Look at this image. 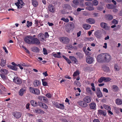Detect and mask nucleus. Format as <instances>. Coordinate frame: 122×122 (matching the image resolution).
Wrapping results in <instances>:
<instances>
[{
  "label": "nucleus",
  "mask_w": 122,
  "mask_h": 122,
  "mask_svg": "<svg viewBox=\"0 0 122 122\" xmlns=\"http://www.w3.org/2000/svg\"><path fill=\"white\" fill-rule=\"evenodd\" d=\"M111 56L107 53H102L99 54L97 57V60L98 62L101 63H108L111 60Z\"/></svg>",
  "instance_id": "f257e3e1"
},
{
  "label": "nucleus",
  "mask_w": 122,
  "mask_h": 122,
  "mask_svg": "<svg viewBox=\"0 0 122 122\" xmlns=\"http://www.w3.org/2000/svg\"><path fill=\"white\" fill-rule=\"evenodd\" d=\"M30 92L33 93L37 95H39L40 93V91L39 89L31 87H30L29 88Z\"/></svg>",
  "instance_id": "f03ea898"
},
{
  "label": "nucleus",
  "mask_w": 122,
  "mask_h": 122,
  "mask_svg": "<svg viewBox=\"0 0 122 122\" xmlns=\"http://www.w3.org/2000/svg\"><path fill=\"white\" fill-rule=\"evenodd\" d=\"M13 81L15 84L19 85H20L22 83V79L18 76H15L13 79Z\"/></svg>",
  "instance_id": "7ed1b4c3"
},
{
  "label": "nucleus",
  "mask_w": 122,
  "mask_h": 122,
  "mask_svg": "<svg viewBox=\"0 0 122 122\" xmlns=\"http://www.w3.org/2000/svg\"><path fill=\"white\" fill-rule=\"evenodd\" d=\"M32 36L30 35H28L26 36L24 38V41L26 43L29 44H31Z\"/></svg>",
  "instance_id": "20e7f679"
},
{
  "label": "nucleus",
  "mask_w": 122,
  "mask_h": 122,
  "mask_svg": "<svg viewBox=\"0 0 122 122\" xmlns=\"http://www.w3.org/2000/svg\"><path fill=\"white\" fill-rule=\"evenodd\" d=\"M59 39L61 42L65 44H68L70 41L69 39L66 37H60Z\"/></svg>",
  "instance_id": "39448f33"
},
{
  "label": "nucleus",
  "mask_w": 122,
  "mask_h": 122,
  "mask_svg": "<svg viewBox=\"0 0 122 122\" xmlns=\"http://www.w3.org/2000/svg\"><path fill=\"white\" fill-rule=\"evenodd\" d=\"M15 5L17 6V9L21 8L24 6V3L22 0H18L17 2L15 3Z\"/></svg>",
  "instance_id": "423d86ee"
},
{
  "label": "nucleus",
  "mask_w": 122,
  "mask_h": 122,
  "mask_svg": "<svg viewBox=\"0 0 122 122\" xmlns=\"http://www.w3.org/2000/svg\"><path fill=\"white\" fill-rule=\"evenodd\" d=\"M86 5L87 6L86 8L88 10L91 11L93 10L94 8L92 7V3L89 2H86L85 3Z\"/></svg>",
  "instance_id": "0eeeda50"
},
{
  "label": "nucleus",
  "mask_w": 122,
  "mask_h": 122,
  "mask_svg": "<svg viewBox=\"0 0 122 122\" xmlns=\"http://www.w3.org/2000/svg\"><path fill=\"white\" fill-rule=\"evenodd\" d=\"M40 43L39 40L37 38L33 37H32L31 44L38 45L40 44Z\"/></svg>",
  "instance_id": "6e6552de"
},
{
  "label": "nucleus",
  "mask_w": 122,
  "mask_h": 122,
  "mask_svg": "<svg viewBox=\"0 0 122 122\" xmlns=\"http://www.w3.org/2000/svg\"><path fill=\"white\" fill-rule=\"evenodd\" d=\"M96 93L97 97L98 98L102 97L103 96L102 94L100 88L99 87H97Z\"/></svg>",
  "instance_id": "1a4fd4ad"
},
{
  "label": "nucleus",
  "mask_w": 122,
  "mask_h": 122,
  "mask_svg": "<svg viewBox=\"0 0 122 122\" xmlns=\"http://www.w3.org/2000/svg\"><path fill=\"white\" fill-rule=\"evenodd\" d=\"M12 115L14 117L18 119L21 117L22 114L21 113L19 112H13Z\"/></svg>",
  "instance_id": "9d476101"
},
{
  "label": "nucleus",
  "mask_w": 122,
  "mask_h": 122,
  "mask_svg": "<svg viewBox=\"0 0 122 122\" xmlns=\"http://www.w3.org/2000/svg\"><path fill=\"white\" fill-rule=\"evenodd\" d=\"M100 26L102 28L106 30H109L110 28V26H107L106 23L104 22L101 23L100 24Z\"/></svg>",
  "instance_id": "9b49d317"
},
{
  "label": "nucleus",
  "mask_w": 122,
  "mask_h": 122,
  "mask_svg": "<svg viewBox=\"0 0 122 122\" xmlns=\"http://www.w3.org/2000/svg\"><path fill=\"white\" fill-rule=\"evenodd\" d=\"M94 61L93 58L90 56H87L86 58V61L87 63L89 64H91L93 63Z\"/></svg>",
  "instance_id": "f8f14e48"
},
{
  "label": "nucleus",
  "mask_w": 122,
  "mask_h": 122,
  "mask_svg": "<svg viewBox=\"0 0 122 122\" xmlns=\"http://www.w3.org/2000/svg\"><path fill=\"white\" fill-rule=\"evenodd\" d=\"M92 98L91 97L87 96L83 99V101L86 103H89L91 101Z\"/></svg>",
  "instance_id": "ddd939ff"
},
{
  "label": "nucleus",
  "mask_w": 122,
  "mask_h": 122,
  "mask_svg": "<svg viewBox=\"0 0 122 122\" xmlns=\"http://www.w3.org/2000/svg\"><path fill=\"white\" fill-rule=\"evenodd\" d=\"M86 22L91 24H94L95 23V20L93 18L87 19L86 20Z\"/></svg>",
  "instance_id": "4468645a"
},
{
  "label": "nucleus",
  "mask_w": 122,
  "mask_h": 122,
  "mask_svg": "<svg viewBox=\"0 0 122 122\" xmlns=\"http://www.w3.org/2000/svg\"><path fill=\"white\" fill-rule=\"evenodd\" d=\"M78 105L83 107H86L87 105V103L82 101H80L78 102Z\"/></svg>",
  "instance_id": "2eb2a0df"
},
{
  "label": "nucleus",
  "mask_w": 122,
  "mask_h": 122,
  "mask_svg": "<svg viewBox=\"0 0 122 122\" xmlns=\"http://www.w3.org/2000/svg\"><path fill=\"white\" fill-rule=\"evenodd\" d=\"M73 4L72 6L74 8L76 7L79 4V3L78 0H74L72 1Z\"/></svg>",
  "instance_id": "dca6fc26"
},
{
  "label": "nucleus",
  "mask_w": 122,
  "mask_h": 122,
  "mask_svg": "<svg viewBox=\"0 0 122 122\" xmlns=\"http://www.w3.org/2000/svg\"><path fill=\"white\" fill-rule=\"evenodd\" d=\"M31 50L34 52L38 53L39 52L40 49L37 47L34 46L31 47Z\"/></svg>",
  "instance_id": "f3484780"
},
{
  "label": "nucleus",
  "mask_w": 122,
  "mask_h": 122,
  "mask_svg": "<svg viewBox=\"0 0 122 122\" xmlns=\"http://www.w3.org/2000/svg\"><path fill=\"white\" fill-rule=\"evenodd\" d=\"M48 9L52 13L54 12L55 11L54 7L52 5H49Z\"/></svg>",
  "instance_id": "a211bd4d"
},
{
  "label": "nucleus",
  "mask_w": 122,
  "mask_h": 122,
  "mask_svg": "<svg viewBox=\"0 0 122 122\" xmlns=\"http://www.w3.org/2000/svg\"><path fill=\"white\" fill-rule=\"evenodd\" d=\"M94 35L97 38L100 39L102 37V35L101 33L99 31H97L94 33Z\"/></svg>",
  "instance_id": "6ab92c4d"
},
{
  "label": "nucleus",
  "mask_w": 122,
  "mask_h": 122,
  "mask_svg": "<svg viewBox=\"0 0 122 122\" xmlns=\"http://www.w3.org/2000/svg\"><path fill=\"white\" fill-rule=\"evenodd\" d=\"M33 84L34 87H37L40 86L41 83L39 81L36 80L34 81Z\"/></svg>",
  "instance_id": "aec40b11"
},
{
  "label": "nucleus",
  "mask_w": 122,
  "mask_h": 122,
  "mask_svg": "<svg viewBox=\"0 0 122 122\" xmlns=\"http://www.w3.org/2000/svg\"><path fill=\"white\" fill-rule=\"evenodd\" d=\"M74 28V25L70 24L69 26L67 27L66 29V31L68 32H70L71 30Z\"/></svg>",
  "instance_id": "412c9836"
},
{
  "label": "nucleus",
  "mask_w": 122,
  "mask_h": 122,
  "mask_svg": "<svg viewBox=\"0 0 122 122\" xmlns=\"http://www.w3.org/2000/svg\"><path fill=\"white\" fill-rule=\"evenodd\" d=\"M69 58L71 59L73 62H74V63L77 64L78 63V61L76 58L73 56H70L69 57Z\"/></svg>",
  "instance_id": "4be33fe9"
},
{
  "label": "nucleus",
  "mask_w": 122,
  "mask_h": 122,
  "mask_svg": "<svg viewBox=\"0 0 122 122\" xmlns=\"http://www.w3.org/2000/svg\"><path fill=\"white\" fill-rule=\"evenodd\" d=\"M26 90L25 89V88H22L20 89L19 91V95L20 96H22Z\"/></svg>",
  "instance_id": "5701e85b"
},
{
  "label": "nucleus",
  "mask_w": 122,
  "mask_h": 122,
  "mask_svg": "<svg viewBox=\"0 0 122 122\" xmlns=\"http://www.w3.org/2000/svg\"><path fill=\"white\" fill-rule=\"evenodd\" d=\"M98 114L100 115H102L104 116H105L106 115L107 113L105 111L101 110H98Z\"/></svg>",
  "instance_id": "b1692460"
},
{
  "label": "nucleus",
  "mask_w": 122,
  "mask_h": 122,
  "mask_svg": "<svg viewBox=\"0 0 122 122\" xmlns=\"http://www.w3.org/2000/svg\"><path fill=\"white\" fill-rule=\"evenodd\" d=\"M39 105L40 107L44 108L46 109L48 108V107L47 105L43 102H39Z\"/></svg>",
  "instance_id": "393cba45"
},
{
  "label": "nucleus",
  "mask_w": 122,
  "mask_h": 122,
  "mask_svg": "<svg viewBox=\"0 0 122 122\" xmlns=\"http://www.w3.org/2000/svg\"><path fill=\"white\" fill-rule=\"evenodd\" d=\"M90 107L91 109H96V104L94 102L91 103L89 104Z\"/></svg>",
  "instance_id": "a878e982"
},
{
  "label": "nucleus",
  "mask_w": 122,
  "mask_h": 122,
  "mask_svg": "<svg viewBox=\"0 0 122 122\" xmlns=\"http://www.w3.org/2000/svg\"><path fill=\"white\" fill-rule=\"evenodd\" d=\"M91 27V25L86 24H84L82 26L83 28L85 30H87L90 29Z\"/></svg>",
  "instance_id": "bb28decb"
},
{
  "label": "nucleus",
  "mask_w": 122,
  "mask_h": 122,
  "mask_svg": "<svg viewBox=\"0 0 122 122\" xmlns=\"http://www.w3.org/2000/svg\"><path fill=\"white\" fill-rule=\"evenodd\" d=\"M38 36L40 37V38L42 41H43L45 39L44 35L42 33H40L38 35Z\"/></svg>",
  "instance_id": "cd10ccee"
},
{
  "label": "nucleus",
  "mask_w": 122,
  "mask_h": 122,
  "mask_svg": "<svg viewBox=\"0 0 122 122\" xmlns=\"http://www.w3.org/2000/svg\"><path fill=\"white\" fill-rule=\"evenodd\" d=\"M105 18L106 20H112L113 18V16L112 15L108 14L105 16Z\"/></svg>",
  "instance_id": "c85d7f7f"
},
{
  "label": "nucleus",
  "mask_w": 122,
  "mask_h": 122,
  "mask_svg": "<svg viewBox=\"0 0 122 122\" xmlns=\"http://www.w3.org/2000/svg\"><path fill=\"white\" fill-rule=\"evenodd\" d=\"M116 104L119 105H121L122 104V100L119 98H117L115 100Z\"/></svg>",
  "instance_id": "c756f323"
},
{
  "label": "nucleus",
  "mask_w": 122,
  "mask_h": 122,
  "mask_svg": "<svg viewBox=\"0 0 122 122\" xmlns=\"http://www.w3.org/2000/svg\"><path fill=\"white\" fill-rule=\"evenodd\" d=\"M0 72L1 73V74L7 75L8 72V71L6 69H2L0 70Z\"/></svg>",
  "instance_id": "7c9ffc66"
},
{
  "label": "nucleus",
  "mask_w": 122,
  "mask_h": 122,
  "mask_svg": "<svg viewBox=\"0 0 122 122\" xmlns=\"http://www.w3.org/2000/svg\"><path fill=\"white\" fill-rule=\"evenodd\" d=\"M13 66L12 65H9L8 67L14 71H16L17 70V66Z\"/></svg>",
  "instance_id": "2f4dec72"
},
{
  "label": "nucleus",
  "mask_w": 122,
  "mask_h": 122,
  "mask_svg": "<svg viewBox=\"0 0 122 122\" xmlns=\"http://www.w3.org/2000/svg\"><path fill=\"white\" fill-rule=\"evenodd\" d=\"M30 103L31 105L33 107H36L38 106V103L34 100H31L30 101Z\"/></svg>",
  "instance_id": "473e14b6"
},
{
  "label": "nucleus",
  "mask_w": 122,
  "mask_h": 122,
  "mask_svg": "<svg viewBox=\"0 0 122 122\" xmlns=\"http://www.w3.org/2000/svg\"><path fill=\"white\" fill-rule=\"evenodd\" d=\"M102 68L104 71L106 72H108L109 71V68L108 67L106 66H103Z\"/></svg>",
  "instance_id": "72a5a7b5"
},
{
  "label": "nucleus",
  "mask_w": 122,
  "mask_h": 122,
  "mask_svg": "<svg viewBox=\"0 0 122 122\" xmlns=\"http://www.w3.org/2000/svg\"><path fill=\"white\" fill-rule=\"evenodd\" d=\"M103 106L104 108L107 110H111V107L109 105L105 104Z\"/></svg>",
  "instance_id": "f704fd0d"
},
{
  "label": "nucleus",
  "mask_w": 122,
  "mask_h": 122,
  "mask_svg": "<svg viewBox=\"0 0 122 122\" xmlns=\"http://www.w3.org/2000/svg\"><path fill=\"white\" fill-rule=\"evenodd\" d=\"M32 3L33 6L35 7L37 6L38 5V3L37 1L36 0H32Z\"/></svg>",
  "instance_id": "c9c22d12"
},
{
  "label": "nucleus",
  "mask_w": 122,
  "mask_h": 122,
  "mask_svg": "<svg viewBox=\"0 0 122 122\" xmlns=\"http://www.w3.org/2000/svg\"><path fill=\"white\" fill-rule=\"evenodd\" d=\"M63 8L66 9H69L71 8V6L70 5L68 4H65L63 5Z\"/></svg>",
  "instance_id": "e433bc0d"
},
{
  "label": "nucleus",
  "mask_w": 122,
  "mask_h": 122,
  "mask_svg": "<svg viewBox=\"0 0 122 122\" xmlns=\"http://www.w3.org/2000/svg\"><path fill=\"white\" fill-rule=\"evenodd\" d=\"M76 55L80 59L82 58L84 56V55L82 53L80 52L77 53Z\"/></svg>",
  "instance_id": "4c0bfd02"
},
{
  "label": "nucleus",
  "mask_w": 122,
  "mask_h": 122,
  "mask_svg": "<svg viewBox=\"0 0 122 122\" xmlns=\"http://www.w3.org/2000/svg\"><path fill=\"white\" fill-rule=\"evenodd\" d=\"M107 7L109 9H113L115 7V6L112 4H108L107 5Z\"/></svg>",
  "instance_id": "58836bf2"
},
{
  "label": "nucleus",
  "mask_w": 122,
  "mask_h": 122,
  "mask_svg": "<svg viewBox=\"0 0 122 122\" xmlns=\"http://www.w3.org/2000/svg\"><path fill=\"white\" fill-rule=\"evenodd\" d=\"M112 88L113 89L114 91L115 92L119 90V88L118 87L115 85H113Z\"/></svg>",
  "instance_id": "ea45409f"
},
{
  "label": "nucleus",
  "mask_w": 122,
  "mask_h": 122,
  "mask_svg": "<svg viewBox=\"0 0 122 122\" xmlns=\"http://www.w3.org/2000/svg\"><path fill=\"white\" fill-rule=\"evenodd\" d=\"M6 64V61L3 59H1V62L0 64V66L2 67H4L5 65Z\"/></svg>",
  "instance_id": "a19ab883"
},
{
  "label": "nucleus",
  "mask_w": 122,
  "mask_h": 122,
  "mask_svg": "<svg viewBox=\"0 0 122 122\" xmlns=\"http://www.w3.org/2000/svg\"><path fill=\"white\" fill-rule=\"evenodd\" d=\"M114 66L115 71H119L120 69L118 65L115 64L114 65Z\"/></svg>",
  "instance_id": "79ce46f5"
},
{
  "label": "nucleus",
  "mask_w": 122,
  "mask_h": 122,
  "mask_svg": "<svg viewBox=\"0 0 122 122\" xmlns=\"http://www.w3.org/2000/svg\"><path fill=\"white\" fill-rule=\"evenodd\" d=\"M111 79L109 77H104V80L105 82H107L110 81Z\"/></svg>",
  "instance_id": "37998d69"
},
{
  "label": "nucleus",
  "mask_w": 122,
  "mask_h": 122,
  "mask_svg": "<svg viewBox=\"0 0 122 122\" xmlns=\"http://www.w3.org/2000/svg\"><path fill=\"white\" fill-rule=\"evenodd\" d=\"M0 75L1 77L3 80H6L7 76L6 75L3 74H0Z\"/></svg>",
  "instance_id": "c03bdc74"
},
{
  "label": "nucleus",
  "mask_w": 122,
  "mask_h": 122,
  "mask_svg": "<svg viewBox=\"0 0 122 122\" xmlns=\"http://www.w3.org/2000/svg\"><path fill=\"white\" fill-rule=\"evenodd\" d=\"M42 98H43V102L46 103H47L48 102V100L46 97H42Z\"/></svg>",
  "instance_id": "a18cd8bd"
},
{
  "label": "nucleus",
  "mask_w": 122,
  "mask_h": 122,
  "mask_svg": "<svg viewBox=\"0 0 122 122\" xmlns=\"http://www.w3.org/2000/svg\"><path fill=\"white\" fill-rule=\"evenodd\" d=\"M86 91L87 93L91 94H92V93L91 88L89 87H88L86 88Z\"/></svg>",
  "instance_id": "49530a36"
},
{
  "label": "nucleus",
  "mask_w": 122,
  "mask_h": 122,
  "mask_svg": "<svg viewBox=\"0 0 122 122\" xmlns=\"http://www.w3.org/2000/svg\"><path fill=\"white\" fill-rule=\"evenodd\" d=\"M64 105L62 104H59V107L58 108H60L61 109H63L64 108Z\"/></svg>",
  "instance_id": "de8ad7c7"
},
{
  "label": "nucleus",
  "mask_w": 122,
  "mask_h": 122,
  "mask_svg": "<svg viewBox=\"0 0 122 122\" xmlns=\"http://www.w3.org/2000/svg\"><path fill=\"white\" fill-rule=\"evenodd\" d=\"M79 72L78 71H76L75 72L73 75V76L75 77L79 75Z\"/></svg>",
  "instance_id": "09e8293b"
},
{
  "label": "nucleus",
  "mask_w": 122,
  "mask_h": 122,
  "mask_svg": "<svg viewBox=\"0 0 122 122\" xmlns=\"http://www.w3.org/2000/svg\"><path fill=\"white\" fill-rule=\"evenodd\" d=\"M61 20L63 21L66 22H68L69 21V19L68 18L65 19V18L64 17H62L61 18Z\"/></svg>",
  "instance_id": "8fccbe9b"
},
{
  "label": "nucleus",
  "mask_w": 122,
  "mask_h": 122,
  "mask_svg": "<svg viewBox=\"0 0 122 122\" xmlns=\"http://www.w3.org/2000/svg\"><path fill=\"white\" fill-rule=\"evenodd\" d=\"M91 84L92 86L91 87L93 91L95 92V89L94 83H92Z\"/></svg>",
  "instance_id": "3c124183"
},
{
  "label": "nucleus",
  "mask_w": 122,
  "mask_h": 122,
  "mask_svg": "<svg viewBox=\"0 0 122 122\" xmlns=\"http://www.w3.org/2000/svg\"><path fill=\"white\" fill-rule=\"evenodd\" d=\"M103 81H104V77H102L100 78L98 80V81L99 83H102Z\"/></svg>",
  "instance_id": "603ef678"
},
{
  "label": "nucleus",
  "mask_w": 122,
  "mask_h": 122,
  "mask_svg": "<svg viewBox=\"0 0 122 122\" xmlns=\"http://www.w3.org/2000/svg\"><path fill=\"white\" fill-rule=\"evenodd\" d=\"M27 26L28 27L31 26H32V23L31 22H30L29 21H27Z\"/></svg>",
  "instance_id": "864d4df0"
},
{
  "label": "nucleus",
  "mask_w": 122,
  "mask_h": 122,
  "mask_svg": "<svg viewBox=\"0 0 122 122\" xmlns=\"http://www.w3.org/2000/svg\"><path fill=\"white\" fill-rule=\"evenodd\" d=\"M44 79H42V85L43 86H47V83L45 81H44Z\"/></svg>",
  "instance_id": "5fc2aeb1"
},
{
  "label": "nucleus",
  "mask_w": 122,
  "mask_h": 122,
  "mask_svg": "<svg viewBox=\"0 0 122 122\" xmlns=\"http://www.w3.org/2000/svg\"><path fill=\"white\" fill-rule=\"evenodd\" d=\"M36 112L37 113H40L44 112V111L40 109H37L36 110Z\"/></svg>",
  "instance_id": "6e6d98bb"
},
{
  "label": "nucleus",
  "mask_w": 122,
  "mask_h": 122,
  "mask_svg": "<svg viewBox=\"0 0 122 122\" xmlns=\"http://www.w3.org/2000/svg\"><path fill=\"white\" fill-rule=\"evenodd\" d=\"M43 51L44 55H47L48 54L45 48H43Z\"/></svg>",
  "instance_id": "4d7b16f0"
},
{
  "label": "nucleus",
  "mask_w": 122,
  "mask_h": 122,
  "mask_svg": "<svg viewBox=\"0 0 122 122\" xmlns=\"http://www.w3.org/2000/svg\"><path fill=\"white\" fill-rule=\"evenodd\" d=\"M92 2L94 5H97L98 4V2L96 0H94Z\"/></svg>",
  "instance_id": "13d9d810"
},
{
  "label": "nucleus",
  "mask_w": 122,
  "mask_h": 122,
  "mask_svg": "<svg viewBox=\"0 0 122 122\" xmlns=\"http://www.w3.org/2000/svg\"><path fill=\"white\" fill-rule=\"evenodd\" d=\"M45 96L49 98H51L52 96L51 94L49 93L47 94Z\"/></svg>",
  "instance_id": "bf43d9fd"
},
{
  "label": "nucleus",
  "mask_w": 122,
  "mask_h": 122,
  "mask_svg": "<svg viewBox=\"0 0 122 122\" xmlns=\"http://www.w3.org/2000/svg\"><path fill=\"white\" fill-rule=\"evenodd\" d=\"M45 38H48L49 37V35L48 33L46 32L45 33L44 35Z\"/></svg>",
  "instance_id": "052dcab7"
},
{
  "label": "nucleus",
  "mask_w": 122,
  "mask_h": 122,
  "mask_svg": "<svg viewBox=\"0 0 122 122\" xmlns=\"http://www.w3.org/2000/svg\"><path fill=\"white\" fill-rule=\"evenodd\" d=\"M112 22L113 24H114L115 25L117 24L118 23L117 21L115 19H113L112 21Z\"/></svg>",
  "instance_id": "680f3d73"
},
{
  "label": "nucleus",
  "mask_w": 122,
  "mask_h": 122,
  "mask_svg": "<svg viewBox=\"0 0 122 122\" xmlns=\"http://www.w3.org/2000/svg\"><path fill=\"white\" fill-rule=\"evenodd\" d=\"M35 24L37 26H38V27H39L40 26H39L38 25V20H35Z\"/></svg>",
  "instance_id": "e2e57ef3"
},
{
  "label": "nucleus",
  "mask_w": 122,
  "mask_h": 122,
  "mask_svg": "<svg viewBox=\"0 0 122 122\" xmlns=\"http://www.w3.org/2000/svg\"><path fill=\"white\" fill-rule=\"evenodd\" d=\"M53 56L55 57H57L58 58H60L61 56L60 55H59L56 54H54L53 55Z\"/></svg>",
  "instance_id": "0e129e2a"
},
{
  "label": "nucleus",
  "mask_w": 122,
  "mask_h": 122,
  "mask_svg": "<svg viewBox=\"0 0 122 122\" xmlns=\"http://www.w3.org/2000/svg\"><path fill=\"white\" fill-rule=\"evenodd\" d=\"M85 52L86 55L89 56L91 55V54L89 52L87 51H85Z\"/></svg>",
  "instance_id": "69168bd1"
},
{
  "label": "nucleus",
  "mask_w": 122,
  "mask_h": 122,
  "mask_svg": "<svg viewBox=\"0 0 122 122\" xmlns=\"http://www.w3.org/2000/svg\"><path fill=\"white\" fill-rule=\"evenodd\" d=\"M103 90L104 92H105L107 93H108V92L107 89L106 88H103Z\"/></svg>",
  "instance_id": "338daca9"
},
{
  "label": "nucleus",
  "mask_w": 122,
  "mask_h": 122,
  "mask_svg": "<svg viewBox=\"0 0 122 122\" xmlns=\"http://www.w3.org/2000/svg\"><path fill=\"white\" fill-rule=\"evenodd\" d=\"M92 122H100L99 120L98 119H94L93 121Z\"/></svg>",
  "instance_id": "774afa93"
}]
</instances>
